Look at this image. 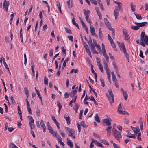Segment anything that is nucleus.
Masks as SVG:
<instances>
[{
    "instance_id": "4d7b16f0",
    "label": "nucleus",
    "mask_w": 148,
    "mask_h": 148,
    "mask_svg": "<svg viewBox=\"0 0 148 148\" xmlns=\"http://www.w3.org/2000/svg\"><path fill=\"white\" fill-rule=\"evenodd\" d=\"M90 46L91 47V49L92 51L95 49V45H94V44H93L90 45Z\"/></svg>"
},
{
    "instance_id": "8fccbe9b",
    "label": "nucleus",
    "mask_w": 148,
    "mask_h": 148,
    "mask_svg": "<svg viewBox=\"0 0 148 148\" xmlns=\"http://www.w3.org/2000/svg\"><path fill=\"white\" fill-rule=\"evenodd\" d=\"M49 56L50 57H51L53 56V49H50L49 51Z\"/></svg>"
},
{
    "instance_id": "c9c22d12",
    "label": "nucleus",
    "mask_w": 148,
    "mask_h": 148,
    "mask_svg": "<svg viewBox=\"0 0 148 148\" xmlns=\"http://www.w3.org/2000/svg\"><path fill=\"white\" fill-rule=\"evenodd\" d=\"M99 37L101 38L103 37V35L102 34V32L101 30V28H100L99 29Z\"/></svg>"
},
{
    "instance_id": "052dcab7",
    "label": "nucleus",
    "mask_w": 148,
    "mask_h": 148,
    "mask_svg": "<svg viewBox=\"0 0 148 148\" xmlns=\"http://www.w3.org/2000/svg\"><path fill=\"white\" fill-rule=\"evenodd\" d=\"M139 56L142 58H144L143 51L141 50H140V51Z\"/></svg>"
},
{
    "instance_id": "2eb2a0df",
    "label": "nucleus",
    "mask_w": 148,
    "mask_h": 148,
    "mask_svg": "<svg viewBox=\"0 0 148 148\" xmlns=\"http://www.w3.org/2000/svg\"><path fill=\"white\" fill-rule=\"evenodd\" d=\"M103 121L108 126L110 125H111V123L109 121L108 119L106 118L104 119Z\"/></svg>"
},
{
    "instance_id": "ddd939ff",
    "label": "nucleus",
    "mask_w": 148,
    "mask_h": 148,
    "mask_svg": "<svg viewBox=\"0 0 148 148\" xmlns=\"http://www.w3.org/2000/svg\"><path fill=\"white\" fill-rule=\"evenodd\" d=\"M40 123L41 127L43 130V132H46V128L44 122L42 119L41 120Z\"/></svg>"
},
{
    "instance_id": "69168bd1",
    "label": "nucleus",
    "mask_w": 148,
    "mask_h": 148,
    "mask_svg": "<svg viewBox=\"0 0 148 148\" xmlns=\"http://www.w3.org/2000/svg\"><path fill=\"white\" fill-rule=\"evenodd\" d=\"M93 135L95 136V138H99L100 137L99 135L95 133H93Z\"/></svg>"
},
{
    "instance_id": "72a5a7b5",
    "label": "nucleus",
    "mask_w": 148,
    "mask_h": 148,
    "mask_svg": "<svg viewBox=\"0 0 148 148\" xmlns=\"http://www.w3.org/2000/svg\"><path fill=\"white\" fill-rule=\"evenodd\" d=\"M57 106L59 107V111L58 112H59L61 110V109L62 108V106L60 105V102H59L58 101H57Z\"/></svg>"
},
{
    "instance_id": "79ce46f5",
    "label": "nucleus",
    "mask_w": 148,
    "mask_h": 148,
    "mask_svg": "<svg viewBox=\"0 0 148 148\" xmlns=\"http://www.w3.org/2000/svg\"><path fill=\"white\" fill-rule=\"evenodd\" d=\"M95 46L97 48L98 50L99 51V53L101 52V47H100V45H99L98 44H97V45H96Z\"/></svg>"
},
{
    "instance_id": "bf43d9fd",
    "label": "nucleus",
    "mask_w": 148,
    "mask_h": 148,
    "mask_svg": "<svg viewBox=\"0 0 148 148\" xmlns=\"http://www.w3.org/2000/svg\"><path fill=\"white\" fill-rule=\"evenodd\" d=\"M77 127H78V128L79 132H80L81 129V126H80V124L79 123H78L77 122Z\"/></svg>"
},
{
    "instance_id": "aec40b11",
    "label": "nucleus",
    "mask_w": 148,
    "mask_h": 148,
    "mask_svg": "<svg viewBox=\"0 0 148 148\" xmlns=\"http://www.w3.org/2000/svg\"><path fill=\"white\" fill-rule=\"evenodd\" d=\"M67 145L71 148L73 147V144L72 142L69 139L67 140Z\"/></svg>"
},
{
    "instance_id": "cd10ccee",
    "label": "nucleus",
    "mask_w": 148,
    "mask_h": 148,
    "mask_svg": "<svg viewBox=\"0 0 148 148\" xmlns=\"http://www.w3.org/2000/svg\"><path fill=\"white\" fill-rule=\"evenodd\" d=\"M131 27L132 29L136 30H138L139 29L138 25L135 26H132Z\"/></svg>"
},
{
    "instance_id": "49530a36",
    "label": "nucleus",
    "mask_w": 148,
    "mask_h": 148,
    "mask_svg": "<svg viewBox=\"0 0 148 148\" xmlns=\"http://www.w3.org/2000/svg\"><path fill=\"white\" fill-rule=\"evenodd\" d=\"M10 99L12 101V103L13 104L15 105L16 104V102L14 100L13 97V96H12L10 97Z\"/></svg>"
},
{
    "instance_id": "58836bf2",
    "label": "nucleus",
    "mask_w": 148,
    "mask_h": 148,
    "mask_svg": "<svg viewBox=\"0 0 148 148\" xmlns=\"http://www.w3.org/2000/svg\"><path fill=\"white\" fill-rule=\"evenodd\" d=\"M86 51L88 53L89 56L91 58H92V56L91 54V51L89 49H87L86 50Z\"/></svg>"
},
{
    "instance_id": "39448f33",
    "label": "nucleus",
    "mask_w": 148,
    "mask_h": 148,
    "mask_svg": "<svg viewBox=\"0 0 148 148\" xmlns=\"http://www.w3.org/2000/svg\"><path fill=\"white\" fill-rule=\"evenodd\" d=\"M9 5V1H7L6 0H4L3 8H5V11L7 12L8 10V8Z\"/></svg>"
},
{
    "instance_id": "c756f323",
    "label": "nucleus",
    "mask_w": 148,
    "mask_h": 148,
    "mask_svg": "<svg viewBox=\"0 0 148 148\" xmlns=\"http://www.w3.org/2000/svg\"><path fill=\"white\" fill-rule=\"evenodd\" d=\"M103 62L104 63V68L105 69H108V68L107 63L105 61V59H103Z\"/></svg>"
},
{
    "instance_id": "5701e85b",
    "label": "nucleus",
    "mask_w": 148,
    "mask_h": 148,
    "mask_svg": "<svg viewBox=\"0 0 148 148\" xmlns=\"http://www.w3.org/2000/svg\"><path fill=\"white\" fill-rule=\"evenodd\" d=\"M108 29L109 30L111 31L112 32V37L113 38H114L115 36V33L114 32L115 30L114 29V28H112L111 27H110V28H109Z\"/></svg>"
},
{
    "instance_id": "0e129e2a",
    "label": "nucleus",
    "mask_w": 148,
    "mask_h": 148,
    "mask_svg": "<svg viewBox=\"0 0 148 148\" xmlns=\"http://www.w3.org/2000/svg\"><path fill=\"white\" fill-rule=\"evenodd\" d=\"M24 90H25V92L26 95L29 94L28 90L26 87H25Z\"/></svg>"
},
{
    "instance_id": "603ef678",
    "label": "nucleus",
    "mask_w": 148,
    "mask_h": 148,
    "mask_svg": "<svg viewBox=\"0 0 148 148\" xmlns=\"http://www.w3.org/2000/svg\"><path fill=\"white\" fill-rule=\"evenodd\" d=\"M44 84L45 85L47 84H48V79L45 77L44 78Z\"/></svg>"
},
{
    "instance_id": "473e14b6",
    "label": "nucleus",
    "mask_w": 148,
    "mask_h": 148,
    "mask_svg": "<svg viewBox=\"0 0 148 148\" xmlns=\"http://www.w3.org/2000/svg\"><path fill=\"white\" fill-rule=\"evenodd\" d=\"M118 112L121 114H129L126 111H120Z\"/></svg>"
},
{
    "instance_id": "dca6fc26",
    "label": "nucleus",
    "mask_w": 148,
    "mask_h": 148,
    "mask_svg": "<svg viewBox=\"0 0 148 148\" xmlns=\"http://www.w3.org/2000/svg\"><path fill=\"white\" fill-rule=\"evenodd\" d=\"M64 118L66 119L67 121V124L68 125H69L70 124V118L69 116H66V115L64 116Z\"/></svg>"
},
{
    "instance_id": "f3484780",
    "label": "nucleus",
    "mask_w": 148,
    "mask_h": 148,
    "mask_svg": "<svg viewBox=\"0 0 148 148\" xmlns=\"http://www.w3.org/2000/svg\"><path fill=\"white\" fill-rule=\"evenodd\" d=\"M72 22L74 25L76 26L79 29H80V28L79 27L78 24L76 23L75 21V19L74 18H73L72 19Z\"/></svg>"
},
{
    "instance_id": "4c0bfd02",
    "label": "nucleus",
    "mask_w": 148,
    "mask_h": 148,
    "mask_svg": "<svg viewBox=\"0 0 148 148\" xmlns=\"http://www.w3.org/2000/svg\"><path fill=\"white\" fill-rule=\"evenodd\" d=\"M71 95L70 92L68 93L67 92H66L64 94V97L65 98H68L70 95Z\"/></svg>"
},
{
    "instance_id": "0eeeda50",
    "label": "nucleus",
    "mask_w": 148,
    "mask_h": 148,
    "mask_svg": "<svg viewBox=\"0 0 148 148\" xmlns=\"http://www.w3.org/2000/svg\"><path fill=\"white\" fill-rule=\"evenodd\" d=\"M90 31L92 35L97 38L98 36L96 34L94 27L92 25H91L90 27Z\"/></svg>"
},
{
    "instance_id": "7ed1b4c3",
    "label": "nucleus",
    "mask_w": 148,
    "mask_h": 148,
    "mask_svg": "<svg viewBox=\"0 0 148 148\" xmlns=\"http://www.w3.org/2000/svg\"><path fill=\"white\" fill-rule=\"evenodd\" d=\"M66 129L68 131V134L69 136L73 138H75L74 134L75 131L67 127H66Z\"/></svg>"
},
{
    "instance_id": "20e7f679",
    "label": "nucleus",
    "mask_w": 148,
    "mask_h": 148,
    "mask_svg": "<svg viewBox=\"0 0 148 148\" xmlns=\"http://www.w3.org/2000/svg\"><path fill=\"white\" fill-rule=\"evenodd\" d=\"M113 134L115 138H121V135L120 133L116 130H113Z\"/></svg>"
},
{
    "instance_id": "ea45409f",
    "label": "nucleus",
    "mask_w": 148,
    "mask_h": 148,
    "mask_svg": "<svg viewBox=\"0 0 148 148\" xmlns=\"http://www.w3.org/2000/svg\"><path fill=\"white\" fill-rule=\"evenodd\" d=\"M95 140L93 139L90 143V148H92L94 146L93 143H95Z\"/></svg>"
},
{
    "instance_id": "f8f14e48",
    "label": "nucleus",
    "mask_w": 148,
    "mask_h": 148,
    "mask_svg": "<svg viewBox=\"0 0 148 148\" xmlns=\"http://www.w3.org/2000/svg\"><path fill=\"white\" fill-rule=\"evenodd\" d=\"M132 130L134 132V135L136 136L140 130L139 127H138L133 128Z\"/></svg>"
},
{
    "instance_id": "37998d69",
    "label": "nucleus",
    "mask_w": 148,
    "mask_h": 148,
    "mask_svg": "<svg viewBox=\"0 0 148 148\" xmlns=\"http://www.w3.org/2000/svg\"><path fill=\"white\" fill-rule=\"evenodd\" d=\"M73 109L75 110H78L79 108V106L77 103L75 104V107L73 108Z\"/></svg>"
},
{
    "instance_id": "4be33fe9",
    "label": "nucleus",
    "mask_w": 148,
    "mask_h": 148,
    "mask_svg": "<svg viewBox=\"0 0 148 148\" xmlns=\"http://www.w3.org/2000/svg\"><path fill=\"white\" fill-rule=\"evenodd\" d=\"M118 4V6L117 8L119 10H121L122 9V3L120 2H118L117 3Z\"/></svg>"
},
{
    "instance_id": "e433bc0d",
    "label": "nucleus",
    "mask_w": 148,
    "mask_h": 148,
    "mask_svg": "<svg viewBox=\"0 0 148 148\" xmlns=\"http://www.w3.org/2000/svg\"><path fill=\"white\" fill-rule=\"evenodd\" d=\"M109 95L111 97H114V95L112 92V90H108Z\"/></svg>"
},
{
    "instance_id": "7c9ffc66",
    "label": "nucleus",
    "mask_w": 148,
    "mask_h": 148,
    "mask_svg": "<svg viewBox=\"0 0 148 148\" xmlns=\"http://www.w3.org/2000/svg\"><path fill=\"white\" fill-rule=\"evenodd\" d=\"M64 29L66 33H69L71 34H72V32L67 27H65Z\"/></svg>"
},
{
    "instance_id": "a211bd4d",
    "label": "nucleus",
    "mask_w": 148,
    "mask_h": 148,
    "mask_svg": "<svg viewBox=\"0 0 148 148\" xmlns=\"http://www.w3.org/2000/svg\"><path fill=\"white\" fill-rule=\"evenodd\" d=\"M95 144L97 146L100 147L102 148H103V146L101 143L95 140Z\"/></svg>"
},
{
    "instance_id": "338daca9",
    "label": "nucleus",
    "mask_w": 148,
    "mask_h": 148,
    "mask_svg": "<svg viewBox=\"0 0 148 148\" xmlns=\"http://www.w3.org/2000/svg\"><path fill=\"white\" fill-rule=\"evenodd\" d=\"M86 20L87 21L90 23V24L91 25L92 22L91 20L89 17H88V18H86Z\"/></svg>"
},
{
    "instance_id": "a878e982",
    "label": "nucleus",
    "mask_w": 148,
    "mask_h": 148,
    "mask_svg": "<svg viewBox=\"0 0 148 148\" xmlns=\"http://www.w3.org/2000/svg\"><path fill=\"white\" fill-rule=\"evenodd\" d=\"M29 124L30 127V128L31 130H32L34 127V122H29Z\"/></svg>"
},
{
    "instance_id": "774afa93",
    "label": "nucleus",
    "mask_w": 148,
    "mask_h": 148,
    "mask_svg": "<svg viewBox=\"0 0 148 148\" xmlns=\"http://www.w3.org/2000/svg\"><path fill=\"white\" fill-rule=\"evenodd\" d=\"M122 32L123 34L124 35H126L127 34V32L126 31V29H123L122 30Z\"/></svg>"
},
{
    "instance_id": "864d4df0",
    "label": "nucleus",
    "mask_w": 148,
    "mask_h": 148,
    "mask_svg": "<svg viewBox=\"0 0 148 148\" xmlns=\"http://www.w3.org/2000/svg\"><path fill=\"white\" fill-rule=\"evenodd\" d=\"M17 110H18V113L19 114V115L21 114H22L21 112V110L20 109V107L19 106H18Z\"/></svg>"
},
{
    "instance_id": "9b49d317",
    "label": "nucleus",
    "mask_w": 148,
    "mask_h": 148,
    "mask_svg": "<svg viewBox=\"0 0 148 148\" xmlns=\"http://www.w3.org/2000/svg\"><path fill=\"white\" fill-rule=\"evenodd\" d=\"M67 3L68 5V7L69 8H70L73 6V5L72 0H68L67 1Z\"/></svg>"
},
{
    "instance_id": "f704fd0d",
    "label": "nucleus",
    "mask_w": 148,
    "mask_h": 148,
    "mask_svg": "<svg viewBox=\"0 0 148 148\" xmlns=\"http://www.w3.org/2000/svg\"><path fill=\"white\" fill-rule=\"evenodd\" d=\"M101 142L107 145H109L108 143L105 139L101 140Z\"/></svg>"
},
{
    "instance_id": "e2e57ef3",
    "label": "nucleus",
    "mask_w": 148,
    "mask_h": 148,
    "mask_svg": "<svg viewBox=\"0 0 148 148\" xmlns=\"http://www.w3.org/2000/svg\"><path fill=\"white\" fill-rule=\"evenodd\" d=\"M112 64L114 68L116 69H117L118 68L117 66L116 65V63L114 61H113Z\"/></svg>"
},
{
    "instance_id": "9d476101",
    "label": "nucleus",
    "mask_w": 148,
    "mask_h": 148,
    "mask_svg": "<svg viewBox=\"0 0 148 148\" xmlns=\"http://www.w3.org/2000/svg\"><path fill=\"white\" fill-rule=\"evenodd\" d=\"M106 95L107 96L108 100L110 104H112L114 102V97H111L108 96L107 94H106Z\"/></svg>"
},
{
    "instance_id": "09e8293b",
    "label": "nucleus",
    "mask_w": 148,
    "mask_h": 148,
    "mask_svg": "<svg viewBox=\"0 0 148 148\" xmlns=\"http://www.w3.org/2000/svg\"><path fill=\"white\" fill-rule=\"evenodd\" d=\"M58 142L60 143L62 146H64L65 145L64 143L62 141V139H59Z\"/></svg>"
},
{
    "instance_id": "393cba45",
    "label": "nucleus",
    "mask_w": 148,
    "mask_h": 148,
    "mask_svg": "<svg viewBox=\"0 0 148 148\" xmlns=\"http://www.w3.org/2000/svg\"><path fill=\"white\" fill-rule=\"evenodd\" d=\"M95 120L98 123H100V121L99 119V118L97 114H96L95 116Z\"/></svg>"
},
{
    "instance_id": "1a4fd4ad",
    "label": "nucleus",
    "mask_w": 148,
    "mask_h": 148,
    "mask_svg": "<svg viewBox=\"0 0 148 148\" xmlns=\"http://www.w3.org/2000/svg\"><path fill=\"white\" fill-rule=\"evenodd\" d=\"M104 21L108 29L111 27L110 24L108 20L106 18H104Z\"/></svg>"
},
{
    "instance_id": "3c124183",
    "label": "nucleus",
    "mask_w": 148,
    "mask_h": 148,
    "mask_svg": "<svg viewBox=\"0 0 148 148\" xmlns=\"http://www.w3.org/2000/svg\"><path fill=\"white\" fill-rule=\"evenodd\" d=\"M67 38L71 41H73V37L72 36H67Z\"/></svg>"
},
{
    "instance_id": "a18cd8bd",
    "label": "nucleus",
    "mask_w": 148,
    "mask_h": 148,
    "mask_svg": "<svg viewBox=\"0 0 148 148\" xmlns=\"http://www.w3.org/2000/svg\"><path fill=\"white\" fill-rule=\"evenodd\" d=\"M31 68H32V71L33 75L34 77V73H35V71H34V65H32L31 66Z\"/></svg>"
},
{
    "instance_id": "b1692460",
    "label": "nucleus",
    "mask_w": 148,
    "mask_h": 148,
    "mask_svg": "<svg viewBox=\"0 0 148 148\" xmlns=\"http://www.w3.org/2000/svg\"><path fill=\"white\" fill-rule=\"evenodd\" d=\"M134 15L136 16V18L138 20H141L142 19L141 16L140 14H137L136 13H134Z\"/></svg>"
},
{
    "instance_id": "6e6d98bb",
    "label": "nucleus",
    "mask_w": 148,
    "mask_h": 148,
    "mask_svg": "<svg viewBox=\"0 0 148 148\" xmlns=\"http://www.w3.org/2000/svg\"><path fill=\"white\" fill-rule=\"evenodd\" d=\"M36 92L37 95H38V96L39 98H40V99H41V98L42 97L40 95V92H39L38 90L37 89H36Z\"/></svg>"
},
{
    "instance_id": "423d86ee",
    "label": "nucleus",
    "mask_w": 148,
    "mask_h": 148,
    "mask_svg": "<svg viewBox=\"0 0 148 148\" xmlns=\"http://www.w3.org/2000/svg\"><path fill=\"white\" fill-rule=\"evenodd\" d=\"M49 132L52 134L55 138H57V139H62L58 134L57 135V132H54L53 130L50 131Z\"/></svg>"
},
{
    "instance_id": "13d9d810",
    "label": "nucleus",
    "mask_w": 148,
    "mask_h": 148,
    "mask_svg": "<svg viewBox=\"0 0 148 148\" xmlns=\"http://www.w3.org/2000/svg\"><path fill=\"white\" fill-rule=\"evenodd\" d=\"M92 3L94 4L95 5H96L97 3V2L96 0H90Z\"/></svg>"
},
{
    "instance_id": "c03bdc74",
    "label": "nucleus",
    "mask_w": 148,
    "mask_h": 148,
    "mask_svg": "<svg viewBox=\"0 0 148 148\" xmlns=\"http://www.w3.org/2000/svg\"><path fill=\"white\" fill-rule=\"evenodd\" d=\"M77 92V90H76V89H74L72 90H71L70 92V93L71 95L73 94H76Z\"/></svg>"
},
{
    "instance_id": "de8ad7c7",
    "label": "nucleus",
    "mask_w": 148,
    "mask_h": 148,
    "mask_svg": "<svg viewBox=\"0 0 148 148\" xmlns=\"http://www.w3.org/2000/svg\"><path fill=\"white\" fill-rule=\"evenodd\" d=\"M78 71V69L75 70L74 69H73L70 71V73H72L73 72H74L75 73H77Z\"/></svg>"
},
{
    "instance_id": "f257e3e1",
    "label": "nucleus",
    "mask_w": 148,
    "mask_h": 148,
    "mask_svg": "<svg viewBox=\"0 0 148 148\" xmlns=\"http://www.w3.org/2000/svg\"><path fill=\"white\" fill-rule=\"evenodd\" d=\"M141 45L144 46H145V44L148 45V36L145 35L144 32H142L140 35Z\"/></svg>"
},
{
    "instance_id": "6ab92c4d",
    "label": "nucleus",
    "mask_w": 148,
    "mask_h": 148,
    "mask_svg": "<svg viewBox=\"0 0 148 148\" xmlns=\"http://www.w3.org/2000/svg\"><path fill=\"white\" fill-rule=\"evenodd\" d=\"M126 136L127 137L129 138H135V135L134 134H131V133L128 134H127L126 135Z\"/></svg>"
},
{
    "instance_id": "f03ea898",
    "label": "nucleus",
    "mask_w": 148,
    "mask_h": 148,
    "mask_svg": "<svg viewBox=\"0 0 148 148\" xmlns=\"http://www.w3.org/2000/svg\"><path fill=\"white\" fill-rule=\"evenodd\" d=\"M121 46L122 49H123V51L124 53L126 58L128 60V62H129V58L128 54L126 52V49L125 47L124 44L123 43H122L121 44Z\"/></svg>"
},
{
    "instance_id": "5fc2aeb1",
    "label": "nucleus",
    "mask_w": 148,
    "mask_h": 148,
    "mask_svg": "<svg viewBox=\"0 0 148 148\" xmlns=\"http://www.w3.org/2000/svg\"><path fill=\"white\" fill-rule=\"evenodd\" d=\"M61 49L62 51V52H63L65 55L66 54V49H64L63 47H61Z\"/></svg>"
},
{
    "instance_id": "c85d7f7f",
    "label": "nucleus",
    "mask_w": 148,
    "mask_h": 148,
    "mask_svg": "<svg viewBox=\"0 0 148 148\" xmlns=\"http://www.w3.org/2000/svg\"><path fill=\"white\" fill-rule=\"evenodd\" d=\"M111 128L112 127L110 126V125H109L107 127V129H106V130L107 131L108 134L111 133Z\"/></svg>"
},
{
    "instance_id": "680f3d73",
    "label": "nucleus",
    "mask_w": 148,
    "mask_h": 148,
    "mask_svg": "<svg viewBox=\"0 0 148 148\" xmlns=\"http://www.w3.org/2000/svg\"><path fill=\"white\" fill-rule=\"evenodd\" d=\"M106 71V73L107 75L108 74H110V71L109 68L106 69H105Z\"/></svg>"
},
{
    "instance_id": "412c9836",
    "label": "nucleus",
    "mask_w": 148,
    "mask_h": 148,
    "mask_svg": "<svg viewBox=\"0 0 148 148\" xmlns=\"http://www.w3.org/2000/svg\"><path fill=\"white\" fill-rule=\"evenodd\" d=\"M130 6L131 10L133 12L135 11L136 10V6L133 5V3L132 2H131L130 3Z\"/></svg>"
},
{
    "instance_id": "6e6552de",
    "label": "nucleus",
    "mask_w": 148,
    "mask_h": 148,
    "mask_svg": "<svg viewBox=\"0 0 148 148\" xmlns=\"http://www.w3.org/2000/svg\"><path fill=\"white\" fill-rule=\"evenodd\" d=\"M147 23L146 22H142L141 23H138L137 22H135V23L138 25L139 27V28H140V27L144 26L146 24H147Z\"/></svg>"
},
{
    "instance_id": "bb28decb",
    "label": "nucleus",
    "mask_w": 148,
    "mask_h": 148,
    "mask_svg": "<svg viewBox=\"0 0 148 148\" xmlns=\"http://www.w3.org/2000/svg\"><path fill=\"white\" fill-rule=\"evenodd\" d=\"M10 148H18L16 145L14 143H10L9 145Z\"/></svg>"
},
{
    "instance_id": "4468645a",
    "label": "nucleus",
    "mask_w": 148,
    "mask_h": 148,
    "mask_svg": "<svg viewBox=\"0 0 148 148\" xmlns=\"http://www.w3.org/2000/svg\"><path fill=\"white\" fill-rule=\"evenodd\" d=\"M83 11L84 13L85 16V18H88L89 17V14L90 13V11L88 10L87 11L85 9H84Z\"/></svg>"
},
{
    "instance_id": "a19ab883",
    "label": "nucleus",
    "mask_w": 148,
    "mask_h": 148,
    "mask_svg": "<svg viewBox=\"0 0 148 148\" xmlns=\"http://www.w3.org/2000/svg\"><path fill=\"white\" fill-rule=\"evenodd\" d=\"M98 66H99V69L103 73V68L102 65L101 64H100L99 65H98Z\"/></svg>"
},
{
    "instance_id": "2f4dec72",
    "label": "nucleus",
    "mask_w": 148,
    "mask_h": 148,
    "mask_svg": "<svg viewBox=\"0 0 148 148\" xmlns=\"http://www.w3.org/2000/svg\"><path fill=\"white\" fill-rule=\"evenodd\" d=\"M123 95L125 100H127V97H128V95L127 94V92L126 91V92H125L124 93H123Z\"/></svg>"
}]
</instances>
